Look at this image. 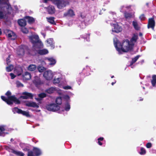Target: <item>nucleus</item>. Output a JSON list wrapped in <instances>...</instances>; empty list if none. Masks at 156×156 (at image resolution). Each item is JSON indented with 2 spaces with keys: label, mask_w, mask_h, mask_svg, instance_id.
Here are the masks:
<instances>
[{
  "label": "nucleus",
  "mask_w": 156,
  "mask_h": 156,
  "mask_svg": "<svg viewBox=\"0 0 156 156\" xmlns=\"http://www.w3.org/2000/svg\"><path fill=\"white\" fill-rule=\"evenodd\" d=\"M114 46L119 54L122 52H126L132 49L133 46L128 40L124 41L120 43L116 38L114 39Z\"/></svg>",
  "instance_id": "nucleus-1"
},
{
  "label": "nucleus",
  "mask_w": 156,
  "mask_h": 156,
  "mask_svg": "<svg viewBox=\"0 0 156 156\" xmlns=\"http://www.w3.org/2000/svg\"><path fill=\"white\" fill-rule=\"evenodd\" d=\"M11 92L8 91L5 94V95L7 96V98L2 96L1 98L3 101L6 102L9 105L12 104L13 102H14L16 104H20V102L19 100L17 99L15 96H11Z\"/></svg>",
  "instance_id": "nucleus-2"
},
{
  "label": "nucleus",
  "mask_w": 156,
  "mask_h": 156,
  "mask_svg": "<svg viewBox=\"0 0 156 156\" xmlns=\"http://www.w3.org/2000/svg\"><path fill=\"white\" fill-rule=\"evenodd\" d=\"M30 41L33 44V48L35 49L37 46L39 45V48H41L43 46V44L39 40L38 36L37 35H32L29 37Z\"/></svg>",
  "instance_id": "nucleus-3"
},
{
  "label": "nucleus",
  "mask_w": 156,
  "mask_h": 156,
  "mask_svg": "<svg viewBox=\"0 0 156 156\" xmlns=\"http://www.w3.org/2000/svg\"><path fill=\"white\" fill-rule=\"evenodd\" d=\"M6 7L0 6V19H6L8 14L11 13V10L8 9Z\"/></svg>",
  "instance_id": "nucleus-4"
},
{
  "label": "nucleus",
  "mask_w": 156,
  "mask_h": 156,
  "mask_svg": "<svg viewBox=\"0 0 156 156\" xmlns=\"http://www.w3.org/2000/svg\"><path fill=\"white\" fill-rule=\"evenodd\" d=\"M52 2L56 5L59 9H62L69 4L68 1L64 0H51Z\"/></svg>",
  "instance_id": "nucleus-5"
},
{
  "label": "nucleus",
  "mask_w": 156,
  "mask_h": 156,
  "mask_svg": "<svg viewBox=\"0 0 156 156\" xmlns=\"http://www.w3.org/2000/svg\"><path fill=\"white\" fill-rule=\"evenodd\" d=\"M46 108L48 111L52 112H56L60 109L59 106L55 103H52L47 105L46 106Z\"/></svg>",
  "instance_id": "nucleus-6"
},
{
  "label": "nucleus",
  "mask_w": 156,
  "mask_h": 156,
  "mask_svg": "<svg viewBox=\"0 0 156 156\" xmlns=\"http://www.w3.org/2000/svg\"><path fill=\"white\" fill-rule=\"evenodd\" d=\"M56 73V72H53L51 70H47L44 72L43 76L46 80H50L52 78L54 75H55Z\"/></svg>",
  "instance_id": "nucleus-7"
},
{
  "label": "nucleus",
  "mask_w": 156,
  "mask_h": 156,
  "mask_svg": "<svg viewBox=\"0 0 156 156\" xmlns=\"http://www.w3.org/2000/svg\"><path fill=\"white\" fill-rule=\"evenodd\" d=\"M41 154V151L38 148L34 147L33 151H29L28 153V156H38Z\"/></svg>",
  "instance_id": "nucleus-8"
},
{
  "label": "nucleus",
  "mask_w": 156,
  "mask_h": 156,
  "mask_svg": "<svg viewBox=\"0 0 156 156\" xmlns=\"http://www.w3.org/2000/svg\"><path fill=\"white\" fill-rule=\"evenodd\" d=\"M112 27V31L113 32L119 33L122 31V28L117 23H111Z\"/></svg>",
  "instance_id": "nucleus-9"
},
{
  "label": "nucleus",
  "mask_w": 156,
  "mask_h": 156,
  "mask_svg": "<svg viewBox=\"0 0 156 156\" xmlns=\"http://www.w3.org/2000/svg\"><path fill=\"white\" fill-rule=\"evenodd\" d=\"M4 32L8 37L11 39L14 40L16 37V35L14 32L8 29L4 30Z\"/></svg>",
  "instance_id": "nucleus-10"
},
{
  "label": "nucleus",
  "mask_w": 156,
  "mask_h": 156,
  "mask_svg": "<svg viewBox=\"0 0 156 156\" xmlns=\"http://www.w3.org/2000/svg\"><path fill=\"white\" fill-rule=\"evenodd\" d=\"M39 45L37 46L35 49H33L35 52V53H38L41 55H44L48 54V50L46 49H43L41 50L39 49Z\"/></svg>",
  "instance_id": "nucleus-11"
},
{
  "label": "nucleus",
  "mask_w": 156,
  "mask_h": 156,
  "mask_svg": "<svg viewBox=\"0 0 156 156\" xmlns=\"http://www.w3.org/2000/svg\"><path fill=\"white\" fill-rule=\"evenodd\" d=\"M27 50V48L25 46H21L19 47L17 49V54L19 55H23Z\"/></svg>",
  "instance_id": "nucleus-12"
},
{
  "label": "nucleus",
  "mask_w": 156,
  "mask_h": 156,
  "mask_svg": "<svg viewBox=\"0 0 156 156\" xmlns=\"http://www.w3.org/2000/svg\"><path fill=\"white\" fill-rule=\"evenodd\" d=\"M1 4L2 5L1 6L6 7L8 8V9L12 10L11 6L9 3V0H1Z\"/></svg>",
  "instance_id": "nucleus-13"
},
{
  "label": "nucleus",
  "mask_w": 156,
  "mask_h": 156,
  "mask_svg": "<svg viewBox=\"0 0 156 156\" xmlns=\"http://www.w3.org/2000/svg\"><path fill=\"white\" fill-rule=\"evenodd\" d=\"M47 43V45L50 47L51 49H53L55 48V42L53 39L52 38L48 39L46 41Z\"/></svg>",
  "instance_id": "nucleus-14"
},
{
  "label": "nucleus",
  "mask_w": 156,
  "mask_h": 156,
  "mask_svg": "<svg viewBox=\"0 0 156 156\" xmlns=\"http://www.w3.org/2000/svg\"><path fill=\"white\" fill-rule=\"evenodd\" d=\"M23 96L20 97V98H22L24 99L28 98L32 99L33 97V95L31 93L27 92H23L22 93Z\"/></svg>",
  "instance_id": "nucleus-15"
},
{
  "label": "nucleus",
  "mask_w": 156,
  "mask_h": 156,
  "mask_svg": "<svg viewBox=\"0 0 156 156\" xmlns=\"http://www.w3.org/2000/svg\"><path fill=\"white\" fill-rule=\"evenodd\" d=\"M7 129V126L5 125L0 126V136H4L5 134L7 133L6 132Z\"/></svg>",
  "instance_id": "nucleus-16"
},
{
  "label": "nucleus",
  "mask_w": 156,
  "mask_h": 156,
  "mask_svg": "<svg viewBox=\"0 0 156 156\" xmlns=\"http://www.w3.org/2000/svg\"><path fill=\"white\" fill-rule=\"evenodd\" d=\"M26 105L28 107H30L36 108H38L39 107V105L36 102L28 101H27L25 103Z\"/></svg>",
  "instance_id": "nucleus-17"
},
{
  "label": "nucleus",
  "mask_w": 156,
  "mask_h": 156,
  "mask_svg": "<svg viewBox=\"0 0 156 156\" xmlns=\"http://www.w3.org/2000/svg\"><path fill=\"white\" fill-rule=\"evenodd\" d=\"M8 150L9 152H11L16 155L20 156H24V154L21 151H16L11 148H9Z\"/></svg>",
  "instance_id": "nucleus-18"
},
{
  "label": "nucleus",
  "mask_w": 156,
  "mask_h": 156,
  "mask_svg": "<svg viewBox=\"0 0 156 156\" xmlns=\"http://www.w3.org/2000/svg\"><path fill=\"white\" fill-rule=\"evenodd\" d=\"M155 26V22L153 18L149 19L148 22V28H151L152 29L154 28Z\"/></svg>",
  "instance_id": "nucleus-19"
},
{
  "label": "nucleus",
  "mask_w": 156,
  "mask_h": 156,
  "mask_svg": "<svg viewBox=\"0 0 156 156\" xmlns=\"http://www.w3.org/2000/svg\"><path fill=\"white\" fill-rule=\"evenodd\" d=\"M45 59L50 62L49 65L51 66H54L56 63V60L53 57L46 58Z\"/></svg>",
  "instance_id": "nucleus-20"
},
{
  "label": "nucleus",
  "mask_w": 156,
  "mask_h": 156,
  "mask_svg": "<svg viewBox=\"0 0 156 156\" xmlns=\"http://www.w3.org/2000/svg\"><path fill=\"white\" fill-rule=\"evenodd\" d=\"M138 38V34H134L133 36L132 37L129 42L131 44H132V46H133L134 44L136 42V41Z\"/></svg>",
  "instance_id": "nucleus-21"
},
{
  "label": "nucleus",
  "mask_w": 156,
  "mask_h": 156,
  "mask_svg": "<svg viewBox=\"0 0 156 156\" xmlns=\"http://www.w3.org/2000/svg\"><path fill=\"white\" fill-rule=\"evenodd\" d=\"M18 23L19 25L22 27H24L26 25V21L25 19L18 20Z\"/></svg>",
  "instance_id": "nucleus-22"
},
{
  "label": "nucleus",
  "mask_w": 156,
  "mask_h": 156,
  "mask_svg": "<svg viewBox=\"0 0 156 156\" xmlns=\"http://www.w3.org/2000/svg\"><path fill=\"white\" fill-rule=\"evenodd\" d=\"M31 76L30 73L28 72H26L23 76V78L24 80H27L30 79Z\"/></svg>",
  "instance_id": "nucleus-23"
},
{
  "label": "nucleus",
  "mask_w": 156,
  "mask_h": 156,
  "mask_svg": "<svg viewBox=\"0 0 156 156\" xmlns=\"http://www.w3.org/2000/svg\"><path fill=\"white\" fill-rule=\"evenodd\" d=\"M57 89L55 87H51L46 90L45 92L48 94H51L57 91Z\"/></svg>",
  "instance_id": "nucleus-24"
},
{
  "label": "nucleus",
  "mask_w": 156,
  "mask_h": 156,
  "mask_svg": "<svg viewBox=\"0 0 156 156\" xmlns=\"http://www.w3.org/2000/svg\"><path fill=\"white\" fill-rule=\"evenodd\" d=\"M34 82L37 86L41 83V82L40 80V78L37 76H36L34 77Z\"/></svg>",
  "instance_id": "nucleus-25"
},
{
  "label": "nucleus",
  "mask_w": 156,
  "mask_h": 156,
  "mask_svg": "<svg viewBox=\"0 0 156 156\" xmlns=\"http://www.w3.org/2000/svg\"><path fill=\"white\" fill-rule=\"evenodd\" d=\"M47 10L49 14H52L55 12V9L53 6L50 5L48 7Z\"/></svg>",
  "instance_id": "nucleus-26"
},
{
  "label": "nucleus",
  "mask_w": 156,
  "mask_h": 156,
  "mask_svg": "<svg viewBox=\"0 0 156 156\" xmlns=\"http://www.w3.org/2000/svg\"><path fill=\"white\" fill-rule=\"evenodd\" d=\"M25 19H26L28 23L30 24L32 23L34 21V19L30 16H26L25 17Z\"/></svg>",
  "instance_id": "nucleus-27"
},
{
  "label": "nucleus",
  "mask_w": 156,
  "mask_h": 156,
  "mask_svg": "<svg viewBox=\"0 0 156 156\" xmlns=\"http://www.w3.org/2000/svg\"><path fill=\"white\" fill-rule=\"evenodd\" d=\"M75 15L73 11L71 9H69L66 13L64 14L65 16H72Z\"/></svg>",
  "instance_id": "nucleus-28"
},
{
  "label": "nucleus",
  "mask_w": 156,
  "mask_h": 156,
  "mask_svg": "<svg viewBox=\"0 0 156 156\" xmlns=\"http://www.w3.org/2000/svg\"><path fill=\"white\" fill-rule=\"evenodd\" d=\"M39 98H35V99L37 101L41 100L42 98L46 96V94L44 93H42L38 95Z\"/></svg>",
  "instance_id": "nucleus-29"
},
{
  "label": "nucleus",
  "mask_w": 156,
  "mask_h": 156,
  "mask_svg": "<svg viewBox=\"0 0 156 156\" xmlns=\"http://www.w3.org/2000/svg\"><path fill=\"white\" fill-rule=\"evenodd\" d=\"M61 79L62 78L61 75L59 76V77L58 78H56L55 77L53 80V83L54 84L58 83L60 82Z\"/></svg>",
  "instance_id": "nucleus-30"
},
{
  "label": "nucleus",
  "mask_w": 156,
  "mask_h": 156,
  "mask_svg": "<svg viewBox=\"0 0 156 156\" xmlns=\"http://www.w3.org/2000/svg\"><path fill=\"white\" fill-rule=\"evenodd\" d=\"M37 68V66L35 65L31 64L29 65L28 67V70L30 71L34 70Z\"/></svg>",
  "instance_id": "nucleus-31"
},
{
  "label": "nucleus",
  "mask_w": 156,
  "mask_h": 156,
  "mask_svg": "<svg viewBox=\"0 0 156 156\" xmlns=\"http://www.w3.org/2000/svg\"><path fill=\"white\" fill-rule=\"evenodd\" d=\"M48 21L50 23L53 24H55L54 20V18L53 17H47Z\"/></svg>",
  "instance_id": "nucleus-32"
},
{
  "label": "nucleus",
  "mask_w": 156,
  "mask_h": 156,
  "mask_svg": "<svg viewBox=\"0 0 156 156\" xmlns=\"http://www.w3.org/2000/svg\"><path fill=\"white\" fill-rule=\"evenodd\" d=\"M140 55H137L134 58H132V61L130 63V66H131V68H133V67L131 66L133 65V64L137 60V59L139 58L140 57Z\"/></svg>",
  "instance_id": "nucleus-33"
},
{
  "label": "nucleus",
  "mask_w": 156,
  "mask_h": 156,
  "mask_svg": "<svg viewBox=\"0 0 156 156\" xmlns=\"http://www.w3.org/2000/svg\"><path fill=\"white\" fill-rule=\"evenodd\" d=\"M133 25L134 28L136 30H138L140 28L137 22L136 21H133L132 23Z\"/></svg>",
  "instance_id": "nucleus-34"
},
{
  "label": "nucleus",
  "mask_w": 156,
  "mask_h": 156,
  "mask_svg": "<svg viewBox=\"0 0 156 156\" xmlns=\"http://www.w3.org/2000/svg\"><path fill=\"white\" fill-rule=\"evenodd\" d=\"M20 114H22L23 115L27 117H30V116L28 111H23L21 110Z\"/></svg>",
  "instance_id": "nucleus-35"
},
{
  "label": "nucleus",
  "mask_w": 156,
  "mask_h": 156,
  "mask_svg": "<svg viewBox=\"0 0 156 156\" xmlns=\"http://www.w3.org/2000/svg\"><path fill=\"white\" fill-rule=\"evenodd\" d=\"M152 80L151 82L153 86H155L156 83V75H154L152 77Z\"/></svg>",
  "instance_id": "nucleus-36"
},
{
  "label": "nucleus",
  "mask_w": 156,
  "mask_h": 156,
  "mask_svg": "<svg viewBox=\"0 0 156 156\" xmlns=\"http://www.w3.org/2000/svg\"><path fill=\"white\" fill-rule=\"evenodd\" d=\"M64 110L66 111H69L70 108V105L68 103H66L63 106Z\"/></svg>",
  "instance_id": "nucleus-37"
},
{
  "label": "nucleus",
  "mask_w": 156,
  "mask_h": 156,
  "mask_svg": "<svg viewBox=\"0 0 156 156\" xmlns=\"http://www.w3.org/2000/svg\"><path fill=\"white\" fill-rule=\"evenodd\" d=\"M130 8V6H128L127 7L125 6H122L121 7L120 9V11L122 12H124L126 11V9L127 8Z\"/></svg>",
  "instance_id": "nucleus-38"
},
{
  "label": "nucleus",
  "mask_w": 156,
  "mask_h": 156,
  "mask_svg": "<svg viewBox=\"0 0 156 156\" xmlns=\"http://www.w3.org/2000/svg\"><path fill=\"white\" fill-rule=\"evenodd\" d=\"M21 110V109H19L16 107L13 108L12 110V112L14 113H17L19 114H20Z\"/></svg>",
  "instance_id": "nucleus-39"
},
{
  "label": "nucleus",
  "mask_w": 156,
  "mask_h": 156,
  "mask_svg": "<svg viewBox=\"0 0 156 156\" xmlns=\"http://www.w3.org/2000/svg\"><path fill=\"white\" fill-rule=\"evenodd\" d=\"M84 23L87 24L91 22L90 17H86L85 19L84 20Z\"/></svg>",
  "instance_id": "nucleus-40"
},
{
  "label": "nucleus",
  "mask_w": 156,
  "mask_h": 156,
  "mask_svg": "<svg viewBox=\"0 0 156 156\" xmlns=\"http://www.w3.org/2000/svg\"><path fill=\"white\" fill-rule=\"evenodd\" d=\"M56 104L58 105H60L62 103V99L60 97L57 98L55 101Z\"/></svg>",
  "instance_id": "nucleus-41"
},
{
  "label": "nucleus",
  "mask_w": 156,
  "mask_h": 156,
  "mask_svg": "<svg viewBox=\"0 0 156 156\" xmlns=\"http://www.w3.org/2000/svg\"><path fill=\"white\" fill-rule=\"evenodd\" d=\"M146 153V151L143 147H141L140 149V151L139 154L141 155H144Z\"/></svg>",
  "instance_id": "nucleus-42"
},
{
  "label": "nucleus",
  "mask_w": 156,
  "mask_h": 156,
  "mask_svg": "<svg viewBox=\"0 0 156 156\" xmlns=\"http://www.w3.org/2000/svg\"><path fill=\"white\" fill-rule=\"evenodd\" d=\"M37 69L40 72H42L45 70V68L42 66H38Z\"/></svg>",
  "instance_id": "nucleus-43"
},
{
  "label": "nucleus",
  "mask_w": 156,
  "mask_h": 156,
  "mask_svg": "<svg viewBox=\"0 0 156 156\" xmlns=\"http://www.w3.org/2000/svg\"><path fill=\"white\" fill-rule=\"evenodd\" d=\"M104 140V138L102 137H101L98 138V143L99 145L101 146L102 145V143L101 142V141H103Z\"/></svg>",
  "instance_id": "nucleus-44"
},
{
  "label": "nucleus",
  "mask_w": 156,
  "mask_h": 156,
  "mask_svg": "<svg viewBox=\"0 0 156 156\" xmlns=\"http://www.w3.org/2000/svg\"><path fill=\"white\" fill-rule=\"evenodd\" d=\"M13 68V67L12 65H10L6 68V69L8 72L11 71Z\"/></svg>",
  "instance_id": "nucleus-45"
},
{
  "label": "nucleus",
  "mask_w": 156,
  "mask_h": 156,
  "mask_svg": "<svg viewBox=\"0 0 156 156\" xmlns=\"http://www.w3.org/2000/svg\"><path fill=\"white\" fill-rule=\"evenodd\" d=\"M21 30L24 33L27 34L28 32V30L24 27H22L21 28Z\"/></svg>",
  "instance_id": "nucleus-46"
},
{
  "label": "nucleus",
  "mask_w": 156,
  "mask_h": 156,
  "mask_svg": "<svg viewBox=\"0 0 156 156\" xmlns=\"http://www.w3.org/2000/svg\"><path fill=\"white\" fill-rule=\"evenodd\" d=\"M63 98L66 101H69L70 100L69 97L67 95H64L63 96Z\"/></svg>",
  "instance_id": "nucleus-47"
},
{
  "label": "nucleus",
  "mask_w": 156,
  "mask_h": 156,
  "mask_svg": "<svg viewBox=\"0 0 156 156\" xmlns=\"http://www.w3.org/2000/svg\"><path fill=\"white\" fill-rule=\"evenodd\" d=\"M16 86L18 87H23V85L19 81H17L16 82Z\"/></svg>",
  "instance_id": "nucleus-48"
},
{
  "label": "nucleus",
  "mask_w": 156,
  "mask_h": 156,
  "mask_svg": "<svg viewBox=\"0 0 156 156\" xmlns=\"http://www.w3.org/2000/svg\"><path fill=\"white\" fill-rule=\"evenodd\" d=\"M62 88L65 90H69V89H72V87L68 85L62 86Z\"/></svg>",
  "instance_id": "nucleus-49"
},
{
  "label": "nucleus",
  "mask_w": 156,
  "mask_h": 156,
  "mask_svg": "<svg viewBox=\"0 0 156 156\" xmlns=\"http://www.w3.org/2000/svg\"><path fill=\"white\" fill-rule=\"evenodd\" d=\"M125 16L126 18H128L129 17H131L132 16V15L129 13L125 12Z\"/></svg>",
  "instance_id": "nucleus-50"
},
{
  "label": "nucleus",
  "mask_w": 156,
  "mask_h": 156,
  "mask_svg": "<svg viewBox=\"0 0 156 156\" xmlns=\"http://www.w3.org/2000/svg\"><path fill=\"white\" fill-rule=\"evenodd\" d=\"M152 146V144L151 143H148L146 145V147L148 148H151Z\"/></svg>",
  "instance_id": "nucleus-51"
},
{
  "label": "nucleus",
  "mask_w": 156,
  "mask_h": 156,
  "mask_svg": "<svg viewBox=\"0 0 156 156\" xmlns=\"http://www.w3.org/2000/svg\"><path fill=\"white\" fill-rule=\"evenodd\" d=\"M140 18L141 20H144L145 19V16L144 14L141 15L140 17Z\"/></svg>",
  "instance_id": "nucleus-52"
},
{
  "label": "nucleus",
  "mask_w": 156,
  "mask_h": 156,
  "mask_svg": "<svg viewBox=\"0 0 156 156\" xmlns=\"http://www.w3.org/2000/svg\"><path fill=\"white\" fill-rule=\"evenodd\" d=\"M10 75L11 76L12 79H13L16 77V76L12 73H10Z\"/></svg>",
  "instance_id": "nucleus-53"
},
{
  "label": "nucleus",
  "mask_w": 156,
  "mask_h": 156,
  "mask_svg": "<svg viewBox=\"0 0 156 156\" xmlns=\"http://www.w3.org/2000/svg\"><path fill=\"white\" fill-rule=\"evenodd\" d=\"M9 56L6 59V61H7V64H8L10 62V61H9Z\"/></svg>",
  "instance_id": "nucleus-54"
},
{
  "label": "nucleus",
  "mask_w": 156,
  "mask_h": 156,
  "mask_svg": "<svg viewBox=\"0 0 156 156\" xmlns=\"http://www.w3.org/2000/svg\"><path fill=\"white\" fill-rule=\"evenodd\" d=\"M43 2L44 3H47L48 1H51V0H43Z\"/></svg>",
  "instance_id": "nucleus-55"
},
{
  "label": "nucleus",
  "mask_w": 156,
  "mask_h": 156,
  "mask_svg": "<svg viewBox=\"0 0 156 156\" xmlns=\"http://www.w3.org/2000/svg\"><path fill=\"white\" fill-rule=\"evenodd\" d=\"M41 34L42 35H43V36L44 37V38H45V36H46L45 34L44 33H41Z\"/></svg>",
  "instance_id": "nucleus-56"
},
{
  "label": "nucleus",
  "mask_w": 156,
  "mask_h": 156,
  "mask_svg": "<svg viewBox=\"0 0 156 156\" xmlns=\"http://www.w3.org/2000/svg\"><path fill=\"white\" fill-rule=\"evenodd\" d=\"M112 15H113V17H114V16L115 15V13H112V14H111V15L110 16H111Z\"/></svg>",
  "instance_id": "nucleus-57"
},
{
  "label": "nucleus",
  "mask_w": 156,
  "mask_h": 156,
  "mask_svg": "<svg viewBox=\"0 0 156 156\" xmlns=\"http://www.w3.org/2000/svg\"><path fill=\"white\" fill-rule=\"evenodd\" d=\"M35 111L37 112H39L40 111V110H35Z\"/></svg>",
  "instance_id": "nucleus-58"
},
{
  "label": "nucleus",
  "mask_w": 156,
  "mask_h": 156,
  "mask_svg": "<svg viewBox=\"0 0 156 156\" xmlns=\"http://www.w3.org/2000/svg\"><path fill=\"white\" fill-rule=\"evenodd\" d=\"M115 83H116V81H115L114 82H112V85H113Z\"/></svg>",
  "instance_id": "nucleus-59"
},
{
  "label": "nucleus",
  "mask_w": 156,
  "mask_h": 156,
  "mask_svg": "<svg viewBox=\"0 0 156 156\" xmlns=\"http://www.w3.org/2000/svg\"><path fill=\"white\" fill-rule=\"evenodd\" d=\"M139 34L140 36H142V34L141 33H140Z\"/></svg>",
  "instance_id": "nucleus-60"
},
{
  "label": "nucleus",
  "mask_w": 156,
  "mask_h": 156,
  "mask_svg": "<svg viewBox=\"0 0 156 156\" xmlns=\"http://www.w3.org/2000/svg\"><path fill=\"white\" fill-rule=\"evenodd\" d=\"M1 34H2L1 30V29H0V35H1Z\"/></svg>",
  "instance_id": "nucleus-61"
},
{
  "label": "nucleus",
  "mask_w": 156,
  "mask_h": 156,
  "mask_svg": "<svg viewBox=\"0 0 156 156\" xmlns=\"http://www.w3.org/2000/svg\"><path fill=\"white\" fill-rule=\"evenodd\" d=\"M23 144H20V147H22V145H23Z\"/></svg>",
  "instance_id": "nucleus-62"
},
{
  "label": "nucleus",
  "mask_w": 156,
  "mask_h": 156,
  "mask_svg": "<svg viewBox=\"0 0 156 156\" xmlns=\"http://www.w3.org/2000/svg\"><path fill=\"white\" fill-rule=\"evenodd\" d=\"M58 86H59V87H61L62 86L60 84H59Z\"/></svg>",
  "instance_id": "nucleus-63"
},
{
  "label": "nucleus",
  "mask_w": 156,
  "mask_h": 156,
  "mask_svg": "<svg viewBox=\"0 0 156 156\" xmlns=\"http://www.w3.org/2000/svg\"><path fill=\"white\" fill-rule=\"evenodd\" d=\"M114 77V76H111V78H113Z\"/></svg>",
  "instance_id": "nucleus-64"
}]
</instances>
